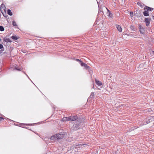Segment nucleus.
<instances>
[{
  "label": "nucleus",
  "instance_id": "nucleus-6",
  "mask_svg": "<svg viewBox=\"0 0 154 154\" xmlns=\"http://www.w3.org/2000/svg\"><path fill=\"white\" fill-rule=\"evenodd\" d=\"M144 10H146L148 11H152L153 10V8L147 6H146L144 7Z\"/></svg>",
  "mask_w": 154,
  "mask_h": 154
},
{
  "label": "nucleus",
  "instance_id": "nucleus-27",
  "mask_svg": "<svg viewBox=\"0 0 154 154\" xmlns=\"http://www.w3.org/2000/svg\"><path fill=\"white\" fill-rule=\"evenodd\" d=\"M85 67L86 69H88L89 67L86 64V65H85V66H84Z\"/></svg>",
  "mask_w": 154,
  "mask_h": 154
},
{
  "label": "nucleus",
  "instance_id": "nucleus-14",
  "mask_svg": "<svg viewBox=\"0 0 154 154\" xmlns=\"http://www.w3.org/2000/svg\"><path fill=\"white\" fill-rule=\"evenodd\" d=\"M4 41L6 42H11V41L10 39L9 38H4Z\"/></svg>",
  "mask_w": 154,
  "mask_h": 154
},
{
  "label": "nucleus",
  "instance_id": "nucleus-33",
  "mask_svg": "<svg viewBox=\"0 0 154 154\" xmlns=\"http://www.w3.org/2000/svg\"><path fill=\"white\" fill-rule=\"evenodd\" d=\"M152 54H154V51H152Z\"/></svg>",
  "mask_w": 154,
  "mask_h": 154
},
{
  "label": "nucleus",
  "instance_id": "nucleus-34",
  "mask_svg": "<svg viewBox=\"0 0 154 154\" xmlns=\"http://www.w3.org/2000/svg\"><path fill=\"white\" fill-rule=\"evenodd\" d=\"M26 125L27 126H28L30 125V124H26Z\"/></svg>",
  "mask_w": 154,
  "mask_h": 154
},
{
  "label": "nucleus",
  "instance_id": "nucleus-13",
  "mask_svg": "<svg viewBox=\"0 0 154 154\" xmlns=\"http://www.w3.org/2000/svg\"><path fill=\"white\" fill-rule=\"evenodd\" d=\"M7 12L8 14L10 16H12V13L10 9H8Z\"/></svg>",
  "mask_w": 154,
  "mask_h": 154
},
{
  "label": "nucleus",
  "instance_id": "nucleus-17",
  "mask_svg": "<svg viewBox=\"0 0 154 154\" xmlns=\"http://www.w3.org/2000/svg\"><path fill=\"white\" fill-rule=\"evenodd\" d=\"M2 13L4 17H6L7 16H8V15L6 14V11L4 12H2Z\"/></svg>",
  "mask_w": 154,
  "mask_h": 154
},
{
  "label": "nucleus",
  "instance_id": "nucleus-26",
  "mask_svg": "<svg viewBox=\"0 0 154 154\" xmlns=\"http://www.w3.org/2000/svg\"><path fill=\"white\" fill-rule=\"evenodd\" d=\"M150 121L148 120V117L147 118V120L146 121V123L148 124L150 122Z\"/></svg>",
  "mask_w": 154,
  "mask_h": 154
},
{
  "label": "nucleus",
  "instance_id": "nucleus-3",
  "mask_svg": "<svg viewBox=\"0 0 154 154\" xmlns=\"http://www.w3.org/2000/svg\"><path fill=\"white\" fill-rule=\"evenodd\" d=\"M138 28L140 33L143 34L145 32V30L143 27L141 25L139 24Z\"/></svg>",
  "mask_w": 154,
  "mask_h": 154
},
{
  "label": "nucleus",
  "instance_id": "nucleus-31",
  "mask_svg": "<svg viewBox=\"0 0 154 154\" xmlns=\"http://www.w3.org/2000/svg\"><path fill=\"white\" fill-rule=\"evenodd\" d=\"M100 12H102V13H103V12H102L101 11H100V9H99V12H98V14H99L100 13Z\"/></svg>",
  "mask_w": 154,
  "mask_h": 154
},
{
  "label": "nucleus",
  "instance_id": "nucleus-19",
  "mask_svg": "<svg viewBox=\"0 0 154 154\" xmlns=\"http://www.w3.org/2000/svg\"><path fill=\"white\" fill-rule=\"evenodd\" d=\"M11 38L12 39L16 40H17L18 39L17 37L14 35L12 36Z\"/></svg>",
  "mask_w": 154,
  "mask_h": 154
},
{
  "label": "nucleus",
  "instance_id": "nucleus-30",
  "mask_svg": "<svg viewBox=\"0 0 154 154\" xmlns=\"http://www.w3.org/2000/svg\"><path fill=\"white\" fill-rule=\"evenodd\" d=\"M4 119V118L2 117H0V122Z\"/></svg>",
  "mask_w": 154,
  "mask_h": 154
},
{
  "label": "nucleus",
  "instance_id": "nucleus-12",
  "mask_svg": "<svg viewBox=\"0 0 154 154\" xmlns=\"http://www.w3.org/2000/svg\"><path fill=\"white\" fill-rule=\"evenodd\" d=\"M130 28L131 30L133 31H136V28L133 25H131L130 26Z\"/></svg>",
  "mask_w": 154,
  "mask_h": 154
},
{
  "label": "nucleus",
  "instance_id": "nucleus-1",
  "mask_svg": "<svg viewBox=\"0 0 154 154\" xmlns=\"http://www.w3.org/2000/svg\"><path fill=\"white\" fill-rule=\"evenodd\" d=\"M78 117L76 116H70L68 117H64L63 119V121H68L77 120Z\"/></svg>",
  "mask_w": 154,
  "mask_h": 154
},
{
  "label": "nucleus",
  "instance_id": "nucleus-28",
  "mask_svg": "<svg viewBox=\"0 0 154 154\" xmlns=\"http://www.w3.org/2000/svg\"><path fill=\"white\" fill-rule=\"evenodd\" d=\"M76 61H79L80 62H81V61L80 60H79V59H76V60H75Z\"/></svg>",
  "mask_w": 154,
  "mask_h": 154
},
{
  "label": "nucleus",
  "instance_id": "nucleus-8",
  "mask_svg": "<svg viewBox=\"0 0 154 154\" xmlns=\"http://www.w3.org/2000/svg\"><path fill=\"white\" fill-rule=\"evenodd\" d=\"M116 28H117L119 32H122V28H121V26L118 25H116Z\"/></svg>",
  "mask_w": 154,
  "mask_h": 154
},
{
  "label": "nucleus",
  "instance_id": "nucleus-9",
  "mask_svg": "<svg viewBox=\"0 0 154 154\" xmlns=\"http://www.w3.org/2000/svg\"><path fill=\"white\" fill-rule=\"evenodd\" d=\"M108 12H107V15L110 17H112V14L111 13L110 11L108 9H107Z\"/></svg>",
  "mask_w": 154,
  "mask_h": 154
},
{
  "label": "nucleus",
  "instance_id": "nucleus-25",
  "mask_svg": "<svg viewBox=\"0 0 154 154\" xmlns=\"http://www.w3.org/2000/svg\"><path fill=\"white\" fill-rule=\"evenodd\" d=\"M130 14L131 16V17H133V16H134V15H133V13L132 12H130Z\"/></svg>",
  "mask_w": 154,
  "mask_h": 154
},
{
  "label": "nucleus",
  "instance_id": "nucleus-18",
  "mask_svg": "<svg viewBox=\"0 0 154 154\" xmlns=\"http://www.w3.org/2000/svg\"><path fill=\"white\" fill-rule=\"evenodd\" d=\"M5 30L3 26H0V31H3Z\"/></svg>",
  "mask_w": 154,
  "mask_h": 154
},
{
  "label": "nucleus",
  "instance_id": "nucleus-22",
  "mask_svg": "<svg viewBox=\"0 0 154 154\" xmlns=\"http://www.w3.org/2000/svg\"><path fill=\"white\" fill-rule=\"evenodd\" d=\"M94 92H91V95L90 96V97L91 98H92L94 96Z\"/></svg>",
  "mask_w": 154,
  "mask_h": 154
},
{
  "label": "nucleus",
  "instance_id": "nucleus-4",
  "mask_svg": "<svg viewBox=\"0 0 154 154\" xmlns=\"http://www.w3.org/2000/svg\"><path fill=\"white\" fill-rule=\"evenodd\" d=\"M57 139H60L64 137L63 135V134H56Z\"/></svg>",
  "mask_w": 154,
  "mask_h": 154
},
{
  "label": "nucleus",
  "instance_id": "nucleus-36",
  "mask_svg": "<svg viewBox=\"0 0 154 154\" xmlns=\"http://www.w3.org/2000/svg\"><path fill=\"white\" fill-rule=\"evenodd\" d=\"M153 18L154 19V16H152Z\"/></svg>",
  "mask_w": 154,
  "mask_h": 154
},
{
  "label": "nucleus",
  "instance_id": "nucleus-16",
  "mask_svg": "<svg viewBox=\"0 0 154 154\" xmlns=\"http://www.w3.org/2000/svg\"><path fill=\"white\" fill-rule=\"evenodd\" d=\"M151 20L150 19L148 18H145L144 19L146 23L150 22L149 21Z\"/></svg>",
  "mask_w": 154,
  "mask_h": 154
},
{
  "label": "nucleus",
  "instance_id": "nucleus-5",
  "mask_svg": "<svg viewBox=\"0 0 154 154\" xmlns=\"http://www.w3.org/2000/svg\"><path fill=\"white\" fill-rule=\"evenodd\" d=\"M80 125H79L75 124L73 125V129L75 130H76L80 128Z\"/></svg>",
  "mask_w": 154,
  "mask_h": 154
},
{
  "label": "nucleus",
  "instance_id": "nucleus-32",
  "mask_svg": "<svg viewBox=\"0 0 154 154\" xmlns=\"http://www.w3.org/2000/svg\"><path fill=\"white\" fill-rule=\"evenodd\" d=\"M15 69H17V70H18V71H20V69H17V68H16Z\"/></svg>",
  "mask_w": 154,
  "mask_h": 154
},
{
  "label": "nucleus",
  "instance_id": "nucleus-23",
  "mask_svg": "<svg viewBox=\"0 0 154 154\" xmlns=\"http://www.w3.org/2000/svg\"><path fill=\"white\" fill-rule=\"evenodd\" d=\"M137 4L138 5L140 6L141 7H142L143 5H142V4L140 2H138L137 3Z\"/></svg>",
  "mask_w": 154,
  "mask_h": 154
},
{
  "label": "nucleus",
  "instance_id": "nucleus-15",
  "mask_svg": "<svg viewBox=\"0 0 154 154\" xmlns=\"http://www.w3.org/2000/svg\"><path fill=\"white\" fill-rule=\"evenodd\" d=\"M148 120H150V122H152V121L154 120V117L150 116L148 117Z\"/></svg>",
  "mask_w": 154,
  "mask_h": 154
},
{
  "label": "nucleus",
  "instance_id": "nucleus-35",
  "mask_svg": "<svg viewBox=\"0 0 154 154\" xmlns=\"http://www.w3.org/2000/svg\"><path fill=\"white\" fill-rule=\"evenodd\" d=\"M93 88L94 89V85H93Z\"/></svg>",
  "mask_w": 154,
  "mask_h": 154
},
{
  "label": "nucleus",
  "instance_id": "nucleus-10",
  "mask_svg": "<svg viewBox=\"0 0 154 154\" xmlns=\"http://www.w3.org/2000/svg\"><path fill=\"white\" fill-rule=\"evenodd\" d=\"M143 15L145 16H149L148 11H145L143 12Z\"/></svg>",
  "mask_w": 154,
  "mask_h": 154
},
{
  "label": "nucleus",
  "instance_id": "nucleus-11",
  "mask_svg": "<svg viewBox=\"0 0 154 154\" xmlns=\"http://www.w3.org/2000/svg\"><path fill=\"white\" fill-rule=\"evenodd\" d=\"M50 139L51 140H56L57 139L56 134L54 135V136H53L51 137Z\"/></svg>",
  "mask_w": 154,
  "mask_h": 154
},
{
  "label": "nucleus",
  "instance_id": "nucleus-20",
  "mask_svg": "<svg viewBox=\"0 0 154 154\" xmlns=\"http://www.w3.org/2000/svg\"><path fill=\"white\" fill-rule=\"evenodd\" d=\"M12 25L14 26H17V24H16V22H15V21L14 20H13V21H12Z\"/></svg>",
  "mask_w": 154,
  "mask_h": 154
},
{
  "label": "nucleus",
  "instance_id": "nucleus-29",
  "mask_svg": "<svg viewBox=\"0 0 154 154\" xmlns=\"http://www.w3.org/2000/svg\"><path fill=\"white\" fill-rule=\"evenodd\" d=\"M150 23V22L146 23V25L147 26H148Z\"/></svg>",
  "mask_w": 154,
  "mask_h": 154
},
{
  "label": "nucleus",
  "instance_id": "nucleus-7",
  "mask_svg": "<svg viewBox=\"0 0 154 154\" xmlns=\"http://www.w3.org/2000/svg\"><path fill=\"white\" fill-rule=\"evenodd\" d=\"M95 81L96 84L98 86H100L102 84V83L101 82L96 79H95Z\"/></svg>",
  "mask_w": 154,
  "mask_h": 154
},
{
  "label": "nucleus",
  "instance_id": "nucleus-21",
  "mask_svg": "<svg viewBox=\"0 0 154 154\" xmlns=\"http://www.w3.org/2000/svg\"><path fill=\"white\" fill-rule=\"evenodd\" d=\"M80 64H81V65L83 66H85V65H86V64H85L84 63H83L82 61H81V62H80Z\"/></svg>",
  "mask_w": 154,
  "mask_h": 154
},
{
  "label": "nucleus",
  "instance_id": "nucleus-24",
  "mask_svg": "<svg viewBox=\"0 0 154 154\" xmlns=\"http://www.w3.org/2000/svg\"><path fill=\"white\" fill-rule=\"evenodd\" d=\"M3 48V46L2 45L0 44V49L2 50Z\"/></svg>",
  "mask_w": 154,
  "mask_h": 154
},
{
  "label": "nucleus",
  "instance_id": "nucleus-2",
  "mask_svg": "<svg viewBox=\"0 0 154 154\" xmlns=\"http://www.w3.org/2000/svg\"><path fill=\"white\" fill-rule=\"evenodd\" d=\"M0 11L1 13L2 12H4L6 11V7H5V5L2 4L0 7Z\"/></svg>",
  "mask_w": 154,
  "mask_h": 154
}]
</instances>
